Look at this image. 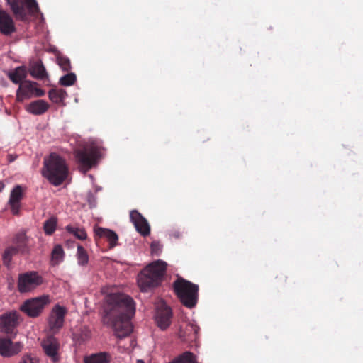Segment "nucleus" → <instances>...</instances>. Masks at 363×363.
Wrapping results in <instances>:
<instances>
[{
	"mask_svg": "<svg viewBox=\"0 0 363 363\" xmlns=\"http://www.w3.org/2000/svg\"><path fill=\"white\" fill-rule=\"evenodd\" d=\"M102 292L106 294L104 323L112 328L117 338L128 337L133 331L130 319L135 311L133 299L125 294L116 291L114 287L103 288Z\"/></svg>",
	"mask_w": 363,
	"mask_h": 363,
	"instance_id": "f257e3e1",
	"label": "nucleus"
},
{
	"mask_svg": "<svg viewBox=\"0 0 363 363\" xmlns=\"http://www.w3.org/2000/svg\"><path fill=\"white\" fill-rule=\"evenodd\" d=\"M43 176L55 186L61 185L68 175V168L65 161L55 153L50 155L44 160V167L42 170Z\"/></svg>",
	"mask_w": 363,
	"mask_h": 363,
	"instance_id": "f03ea898",
	"label": "nucleus"
},
{
	"mask_svg": "<svg viewBox=\"0 0 363 363\" xmlns=\"http://www.w3.org/2000/svg\"><path fill=\"white\" fill-rule=\"evenodd\" d=\"M167 268V264L161 260L147 265L138 276V284L143 292L157 286L162 281Z\"/></svg>",
	"mask_w": 363,
	"mask_h": 363,
	"instance_id": "7ed1b4c3",
	"label": "nucleus"
},
{
	"mask_svg": "<svg viewBox=\"0 0 363 363\" xmlns=\"http://www.w3.org/2000/svg\"><path fill=\"white\" fill-rule=\"evenodd\" d=\"M173 289L180 302L186 308L196 306L199 299V286L182 277L173 282Z\"/></svg>",
	"mask_w": 363,
	"mask_h": 363,
	"instance_id": "20e7f679",
	"label": "nucleus"
},
{
	"mask_svg": "<svg viewBox=\"0 0 363 363\" xmlns=\"http://www.w3.org/2000/svg\"><path fill=\"white\" fill-rule=\"evenodd\" d=\"M11 10L18 20L24 21L28 14H33L38 11L35 0H6Z\"/></svg>",
	"mask_w": 363,
	"mask_h": 363,
	"instance_id": "39448f33",
	"label": "nucleus"
},
{
	"mask_svg": "<svg viewBox=\"0 0 363 363\" xmlns=\"http://www.w3.org/2000/svg\"><path fill=\"white\" fill-rule=\"evenodd\" d=\"M43 283V277L35 271H29L18 275V290L20 293L34 291Z\"/></svg>",
	"mask_w": 363,
	"mask_h": 363,
	"instance_id": "423d86ee",
	"label": "nucleus"
},
{
	"mask_svg": "<svg viewBox=\"0 0 363 363\" xmlns=\"http://www.w3.org/2000/svg\"><path fill=\"white\" fill-rule=\"evenodd\" d=\"M50 296L43 295L26 301L20 309L31 318H36L42 313L45 306L50 303Z\"/></svg>",
	"mask_w": 363,
	"mask_h": 363,
	"instance_id": "0eeeda50",
	"label": "nucleus"
},
{
	"mask_svg": "<svg viewBox=\"0 0 363 363\" xmlns=\"http://www.w3.org/2000/svg\"><path fill=\"white\" fill-rule=\"evenodd\" d=\"M38 83L30 80H24L16 91V100L23 102L33 96L40 97L45 95L44 90L38 88Z\"/></svg>",
	"mask_w": 363,
	"mask_h": 363,
	"instance_id": "6e6552de",
	"label": "nucleus"
},
{
	"mask_svg": "<svg viewBox=\"0 0 363 363\" xmlns=\"http://www.w3.org/2000/svg\"><path fill=\"white\" fill-rule=\"evenodd\" d=\"M67 312V308L59 304L55 305L50 311L48 318V324L49 330L52 334L58 333L62 328Z\"/></svg>",
	"mask_w": 363,
	"mask_h": 363,
	"instance_id": "1a4fd4ad",
	"label": "nucleus"
},
{
	"mask_svg": "<svg viewBox=\"0 0 363 363\" xmlns=\"http://www.w3.org/2000/svg\"><path fill=\"white\" fill-rule=\"evenodd\" d=\"M99 157V151L97 147H91L76 152V157L85 171L90 169L96 163Z\"/></svg>",
	"mask_w": 363,
	"mask_h": 363,
	"instance_id": "9d476101",
	"label": "nucleus"
},
{
	"mask_svg": "<svg viewBox=\"0 0 363 363\" xmlns=\"http://www.w3.org/2000/svg\"><path fill=\"white\" fill-rule=\"evenodd\" d=\"M21 322V316L16 311L3 313L0 316V331L6 334H11Z\"/></svg>",
	"mask_w": 363,
	"mask_h": 363,
	"instance_id": "9b49d317",
	"label": "nucleus"
},
{
	"mask_svg": "<svg viewBox=\"0 0 363 363\" xmlns=\"http://www.w3.org/2000/svg\"><path fill=\"white\" fill-rule=\"evenodd\" d=\"M43 352L55 363L60 360V342L52 335L48 336L41 342Z\"/></svg>",
	"mask_w": 363,
	"mask_h": 363,
	"instance_id": "f8f14e48",
	"label": "nucleus"
},
{
	"mask_svg": "<svg viewBox=\"0 0 363 363\" xmlns=\"http://www.w3.org/2000/svg\"><path fill=\"white\" fill-rule=\"evenodd\" d=\"M172 309L164 302L160 301L156 306L155 321L162 330L167 329L171 323Z\"/></svg>",
	"mask_w": 363,
	"mask_h": 363,
	"instance_id": "ddd939ff",
	"label": "nucleus"
},
{
	"mask_svg": "<svg viewBox=\"0 0 363 363\" xmlns=\"http://www.w3.org/2000/svg\"><path fill=\"white\" fill-rule=\"evenodd\" d=\"M130 221L134 225L136 231L142 236L146 237L150 233V225L147 219L137 210L130 213Z\"/></svg>",
	"mask_w": 363,
	"mask_h": 363,
	"instance_id": "4468645a",
	"label": "nucleus"
},
{
	"mask_svg": "<svg viewBox=\"0 0 363 363\" xmlns=\"http://www.w3.org/2000/svg\"><path fill=\"white\" fill-rule=\"evenodd\" d=\"M23 345L20 342H12L10 339L0 338V354L3 357H11L21 351Z\"/></svg>",
	"mask_w": 363,
	"mask_h": 363,
	"instance_id": "2eb2a0df",
	"label": "nucleus"
},
{
	"mask_svg": "<svg viewBox=\"0 0 363 363\" xmlns=\"http://www.w3.org/2000/svg\"><path fill=\"white\" fill-rule=\"evenodd\" d=\"M16 31V27L11 16L4 10L0 9V32L9 35Z\"/></svg>",
	"mask_w": 363,
	"mask_h": 363,
	"instance_id": "dca6fc26",
	"label": "nucleus"
},
{
	"mask_svg": "<svg viewBox=\"0 0 363 363\" xmlns=\"http://www.w3.org/2000/svg\"><path fill=\"white\" fill-rule=\"evenodd\" d=\"M96 235L102 239H104L108 243L109 248H113L118 245V236L113 230L99 227L95 229Z\"/></svg>",
	"mask_w": 363,
	"mask_h": 363,
	"instance_id": "f3484780",
	"label": "nucleus"
},
{
	"mask_svg": "<svg viewBox=\"0 0 363 363\" xmlns=\"http://www.w3.org/2000/svg\"><path fill=\"white\" fill-rule=\"evenodd\" d=\"M23 199V189L20 185H16L11 191L9 203L13 214H18L20 208V202Z\"/></svg>",
	"mask_w": 363,
	"mask_h": 363,
	"instance_id": "a211bd4d",
	"label": "nucleus"
},
{
	"mask_svg": "<svg viewBox=\"0 0 363 363\" xmlns=\"http://www.w3.org/2000/svg\"><path fill=\"white\" fill-rule=\"evenodd\" d=\"M50 105L44 100L38 99L32 101L26 106V110L33 115L39 116L44 114L49 108Z\"/></svg>",
	"mask_w": 363,
	"mask_h": 363,
	"instance_id": "6ab92c4d",
	"label": "nucleus"
},
{
	"mask_svg": "<svg viewBox=\"0 0 363 363\" xmlns=\"http://www.w3.org/2000/svg\"><path fill=\"white\" fill-rule=\"evenodd\" d=\"M29 72L37 79H43L48 77L47 72L41 60H37L30 65Z\"/></svg>",
	"mask_w": 363,
	"mask_h": 363,
	"instance_id": "aec40b11",
	"label": "nucleus"
},
{
	"mask_svg": "<svg viewBox=\"0 0 363 363\" xmlns=\"http://www.w3.org/2000/svg\"><path fill=\"white\" fill-rule=\"evenodd\" d=\"M111 355L106 352H100L84 357V363H109Z\"/></svg>",
	"mask_w": 363,
	"mask_h": 363,
	"instance_id": "412c9836",
	"label": "nucleus"
},
{
	"mask_svg": "<svg viewBox=\"0 0 363 363\" xmlns=\"http://www.w3.org/2000/svg\"><path fill=\"white\" fill-rule=\"evenodd\" d=\"M27 74L26 68L24 66H20L9 72L8 77L13 83L20 85L26 78Z\"/></svg>",
	"mask_w": 363,
	"mask_h": 363,
	"instance_id": "4be33fe9",
	"label": "nucleus"
},
{
	"mask_svg": "<svg viewBox=\"0 0 363 363\" xmlns=\"http://www.w3.org/2000/svg\"><path fill=\"white\" fill-rule=\"evenodd\" d=\"M67 96V92L64 89H52L48 92L50 101L55 104L62 103Z\"/></svg>",
	"mask_w": 363,
	"mask_h": 363,
	"instance_id": "5701e85b",
	"label": "nucleus"
},
{
	"mask_svg": "<svg viewBox=\"0 0 363 363\" xmlns=\"http://www.w3.org/2000/svg\"><path fill=\"white\" fill-rule=\"evenodd\" d=\"M200 328L195 322H189L186 328L189 340H195L197 338Z\"/></svg>",
	"mask_w": 363,
	"mask_h": 363,
	"instance_id": "b1692460",
	"label": "nucleus"
},
{
	"mask_svg": "<svg viewBox=\"0 0 363 363\" xmlns=\"http://www.w3.org/2000/svg\"><path fill=\"white\" fill-rule=\"evenodd\" d=\"M28 241V238L23 232L18 233L16 234L13 239V242L16 245V247H11L8 250H17L16 248L19 247H25L26 246V243Z\"/></svg>",
	"mask_w": 363,
	"mask_h": 363,
	"instance_id": "393cba45",
	"label": "nucleus"
},
{
	"mask_svg": "<svg viewBox=\"0 0 363 363\" xmlns=\"http://www.w3.org/2000/svg\"><path fill=\"white\" fill-rule=\"evenodd\" d=\"M67 230L70 234L73 235L79 240H83L86 238V233L83 228L68 225L67 226Z\"/></svg>",
	"mask_w": 363,
	"mask_h": 363,
	"instance_id": "a878e982",
	"label": "nucleus"
},
{
	"mask_svg": "<svg viewBox=\"0 0 363 363\" xmlns=\"http://www.w3.org/2000/svg\"><path fill=\"white\" fill-rule=\"evenodd\" d=\"M57 225V218L55 217H51L46 221H45L43 225V228L45 234L52 235Z\"/></svg>",
	"mask_w": 363,
	"mask_h": 363,
	"instance_id": "bb28decb",
	"label": "nucleus"
},
{
	"mask_svg": "<svg viewBox=\"0 0 363 363\" xmlns=\"http://www.w3.org/2000/svg\"><path fill=\"white\" fill-rule=\"evenodd\" d=\"M77 81L76 74L73 72H69L60 79V84L65 86L73 85Z\"/></svg>",
	"mask_w": 363,
	"mask_h": 363,
	"instance_id": "cd10ccee",
	"label": "nucleus"
},
{
	"mask_svg": "<svg viewBox=\"0 0 363 363\" xmlns=\"http://www.w3.org/2000/svg\"><path fill=\"white\" fill-rule=\"evenodd\" d=\"M64 251H52L51 254V264L55 266L59 264L64 259Z\"/></svg>",
	"mask_w": 363,
	"mask_h": 363,
	"instance_id": "c85d7f7f",
	"label": "nucleus"
},
{
	"mask_svg": "<svg viewBox=\"0 0 363 363\" xmlns=\"http://www.w3.org/2000/svg\"><path fill=\"white\" fill-rule=\"evenodd\" d=\"M57 62L63 71L68 72L71 69L70 60L67 57L60 56L57 57Z\"/></svg>",
	"mask_w": 363,
	"mask_h": 363,
	"instance_id": "c756f323",
	"label": "nucleus"
},
{
	"mask_svg": "<svg viewBox=\"0 0 363 363\" xmlns=\"http://www.w3.org/2000/svg\"><path fill=\"white\" fill-rule=\"evenodd\" d=\"M77 257L80 265H84L88 262L89 256L86 251H77Z\"/></svg>",
	"mask_w": 363,
	"mask_h": 363,
	"instance_id": "7c9ffc66",
	"label": "nucleus"
},
{
	"mask_svg": "<svg viewBox=\"0 0 363 363\" xmlns=\"http://www.w3.org/2000/svg\"><path fill=\"white\" fill-rule=\"evenodd\" d=\"M184 233L183 230H181L180 229L173 228L169 230V236L174 239H179L182 237Z\"/></svg>",
	"mask_w": 363,
	"mask_h": 363,
	"instance_id": "2f4dec72",
	"label": "nucleus"
},
{
	"mask_svg": "<svg viewBox=\"0 0 363 363\" xmlns=\"http://www.w3.org/2000/svg\"><path fill=\"white\" fill-rule=\"evenodd\" d=\"M13 251H4V253L3 255V262H4V264L6 266H9L11 261V258H12V256H13Z\"/></svg>",
	"mask_w": 363,
	"mask_h": 363,
	"instance_id": "473e14b6",
	"label": "nucleus"
},
{
	"mask_svg": "<svg viewBox=\"0 0 363 363\" xmlns=\"http://www.w3.org/2000/svg\"><path fill=\"white\" fill-rule=\"evenodd\" d=\"M19 363H38V359L30 355H25Z\"/></svg>",
	"mask_w": 363,
	"mask_h": 363,
	"instance_id": "72a5a7b5",
	"label": "nucleus"
},
{
	"mask_svg": "<svg viewBox=\"0 0 363 363\" xmlns=\"http://www.w3.org/2000/svg\"><path fill=\"white\" fill-rule=\"evenodd\" d=\"M162 245L159 240H152L150 244V250H160Z\"/></svg>",
	"mask_w": 363,
	"mask_h": 363,
	"instance_id": "f704fd0d",
	"label": "nucleus"
},
{
	"mask_svg": "<svg viewBox=\"0 0 363 363\" xmlns=\"http://www.w3.org/2000/svg\"><path fill=\"white\" fill-rule=\"evenodd\" d=\"M77 247L78 250H84L83 247L79 245V244H76L75 245L73 246V247Z\"/></svg>",
	"mask_w": 363,
	"mask_h": 363,
	"instance_id": "c9c22d12",
	"label": "nucleus"
},
{
	"mask_svg": "<svg viewBox=\"0 0 363 363\" xmlns=\"http://www.w3.org/2000/svg\"><path fill=\"white\" fill-rule=\"evenodd\" d=\"M53 250H62V248L61 245H55V246L54 247Z\"/></svg>",
	"mask_w": 363,
	"mask_h": 363,
	"instance_id": "e433bc0d",
	"label": "nucleus"
},
{
	"mask_svg": "<svg viewBox=\"0 0 363 363\" xmlns=\"http://www.w3.org/2000/svg\"><path fill=\"white\" fill-rule=\"evenodd\" d=\"M5 185L3 182H0V192L2 191V190L4 189Z\"/></svg>",
	"mask_w": 363,
	"mask_h": 363,
	"instance_id": "4c0bfd02",
	"label": "nucleus"
},
{
	"mask_svg": "<svg viewBox=\"0 0 363 363\" xmlns=\"http://www.w3.org/2000/svg\"><path fill=\"white\" fill-rule=\"evenodd\" d=\"M9 157H10V159H9L10 162H11L14 160V158H13L11 155H9Z\"/></svg>",
	"mask_w": 363,
	"mask_h": 363,
	"instance_id": "58836bf2",
	"label": "nucleus"
},
{
	"mask_svg": "<svg viewBox=\"0 0 363 363\" xmlns=\"http://www.w3.org/2000/svg\"><path fill=\"white\" fill-rule=\"evenodd\" d=\"M136 363H145L143 360H138Z\"/></svg>",
	"mask_w": 363,
	"mask_h": 363,
	"instance_id": "ea45409f",
	"label": "nucleus"
}]
</instances>
